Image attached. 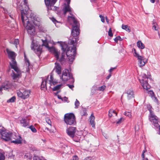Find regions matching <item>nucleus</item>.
<instances>
[{"label": "nucleus", "instance_id": "nucleus-39", "mask_svg": "<svg viewBox=\"0 0 160 160\" xmlns=\"http://www.w3.org/2000/svg\"><path fill=\"white\" fill-rule=\"evenodd\" d=\"M124 114L129 118H131L132 116L131 113L130 112H125L124 113Z\"/></svg>", "mask_w": 160, "mask_h": 160}, {"label": "nucleus", "instance_id": "nucleus-50", "mask_svg": "<svg viewBox=\"0 0 160 160\" xmlns=\"http://www.w3.org/2000/svg\"><path fill=\"white\" fill-rule=\"evenodd\" d=\"M46 122L49 125L51 126V122L50 119L46 120Z\"/></svg>", "mask_w": 160, "mask_h": 160}, {"label": "nucleus", "instance_id": "nucleus-32", "mask_svg": "<svg viewBox=\"0 0 160 160\" xmlns=\"http://www.w3.org/2000/svg\"><path fill=\"white\" fill-rule=\"evenodd\" d=\"M115 114L116 116H117V113L115 112V110L111 109L109 111L108 116L109 117H111L113 115L112 114Z\"/></svg>", "mask_w": 160, "mask_h": 160}, {"label": "nucleus", "instance_id": "nucleus-7", "mask_svg": "<svg viewBox=\"0 0 160 160\" xmlns=\"http://www.w3.org/2000/svg\"><path fill=\"white\" fill-rule=\"evenodd\" d=\"M139 81L141 83L142 86L144 89L148 90L150 88V86L148 83V78L145 74L142 75V78L139 79Z\"/></svg>", "mask_w": 160, "mask_h": 160}, {"label": "nucleus", "instance_id": "nucleus-58", "mask_svg": "<svg viewBox=\"0 0 160 160\" xmlns=\"http://www.w3.org/2000/svg\"><path fill=\"white\" fill-rule=\"evenodd\" d=\"M58 98L59 99H61L62 100V98L61 97V96L59 95H58Z\"/></svg>", "mask_w": 160, "mask_h": 160}, {"label": "nucleus", "instance_id": "nucleus-17", "mask_svg": "<svg viewBox=\"0 0 160 160\" xmlns=\"http://www.w3.org/2000/svg\"><path fill=\"white\" fill-rule=\"evenodd\" d=\"M22 126L26 127L29 126V120L27 118H22L20 121Z\"/></svg>", "mask_w": 160, "mask_h": 160}, {"label": "nucleus", "instance_id": "nucleus-20", "mask_svg": "<svg viewBox=\"0 0 160 160\" xmlns=\"http://www.w3.org/2000/svg\"><path fill=\"white\" fill-rule=\"evenodd\" d=\"M22 1L23 2V5L22 4L21 6V8L19 6L18 8H20H20H23L22 9L24 10V12H25V10H26V13H27V11L28 9V7L27 5V0H22Z\"/></svg>", "mask_w": 160, "mask_h": 160}, {"label": "nucleus", "instance_id": "nucleus-59", "mask_svg": "<svg viewBox=\"0 0 160 160\" xmlns=\"http://www.w3.org/2000/svg\"><path fill=\"white\" fill-rule=\"evenodd\" d=\"M22 4V5H23V3L22 4V3H21L20 5H18V9H19L21 11V10H20V8H18V7H19H19H21V5Z\"/></svg>", "mask_w": 160, "mask_h": 160}, {"label": "nucleus", "instance_id": "nucleus-63", "mask_svg": "<svg viewBox=\"0 0 160 160\" xmlns=\"http://www.w3.org/2000/svg\"><path fill=\"white\" fill-rule=\"evenodd\" d=\"M31 158H32V157H31L30 155H29V158L30 159H31Z\"/></svg>", "mask_w": 160, "mask_h": 160}, {"label": "nucleus", "instance_id": "nucleus-4", "mask_svg": "<svg viewBox=\"0 0 160 160\" xmlns=\"http://www.w3.org/2000/svg\"><path fill=\"white\" fill-rule=\"evenodd\" d=\"M68 20L69 23L72 22V28L71 32L72 35L73 37H76L80 33L79 24L75 18L72 16H68Z\"/></svg>", "mask_w": 160, "mask_h": 160}, {"label": "nucleus", "instance_id": "nucleus-21", "mask_svg": "<svg viewBox=\"0 0 160 160\" xmlns=\"http://www.w3.org/2000/svg\"><path fill=\"white\" fill-rule=\"evenodd\" d=\"M56 66L54 68V70L59 75L61 73V67L59 64L56 62L55 63Z\"/></svg>", "mask_w": 160, "mask_h": 160}, {"label": "nucleus", "instance_id": "nucleus-14", "mask_svg": "<svg viewBox=\"0 0 160 160\" xmlns=\"http://www.w3.org/2000/svg\"><path fill=\"white\" fill-rule=\"evenodd\" d=\"M76 130V127H70L67 129L66 131V133L70 137L73 138L74 137Z\"/></svg>", "mask_w": 160, "mask_h": 160}, {"label": "nucleus", "instance_id": "nucleus-19", "mask_svg": "<svg viewBox=\"0 0 160 160\" xmlns=\"http://www.w3.org/2000/svg\"><path fill=\"white\" fill-rule=\"evenodd\" d=\"M24 57L25 60V65L26 66V71L28 72L29 70L30 62L28 59L27 58L25 53H24Z\"/></svg>", "mask_w": 160, "mask_h": 160}, {"label": "nucleus", "instance_id": "nucleus-53", "mask_svg": "<svg viewBox=\"0 0 160 160\" xmlns=\"http://www.w3.org/2000/svg\"><path fill=\"white\" fill-rule=\"evenodd\" d=\"M116 68L115 67L111 68L109 70V72H111Z\"/></svg>", "mask_w": 160, "mask_h": 160}, {"label": "nucleus", "instance_id": "nucleus-45", "mask_svg": "<svg viewBox=\"0 0 160 160\" xmlns=\"http://www.w3.org/2000/svg\"><path fill=\"white\" fill-rule=\"evenodd\" d=\"M84 160H94V158L90 157H88L86 158Z\"/></svg>", "mask_w": 160, "mask_h": 160}, {"label": "nucleus", "instance_id": "nucleus-48", "mask_svg": "<svg viewBox=\"0 0 160 160\" xmlns=\"http://www.w3.org/2000/svg\"><path fill=\"white\" fill-rule=\"evenodd\" d=\"M51 19L53 22L55 24H56V22H58L54 18H52Z\"/></svg>", "mask_w": 160, "mask_h": 160}, {"label": "nucleus", "instance_id": "nucleus-49", "mask_svg": "<svg viewBox=\"0 0 160 160\" xmlns=\"http://www.w3.org/2000/svg\"><path fill=\"white\" fill-rule=\"evenodd\" d=\"M5 129L2 126H0V134H1V132L3 131Z\"/></svg>", "mask_w": 160, "mask_h": 160}, {"label": "nucleus", "instance_id": "nucleus-56", "mask_svg": "<svg viewBox=\"0 0 160 160\" xmlns=\"http://www.w3.org/2000/svg\"><path fill=\"white\" fill-rule=\"evenodd\" d=\"M68 100V98H66V97H65L63 99H62V101H64L65 102H67Z\"/></svg>", "mask_w": 160, "mask_h": 160}, {"label": "nucleus", "instance_id": "nucleus-10", "mask_svg": "<svg viewBox=\"0 0 160 160\" xmlns=\"http://www.w3.org/2000/svg\"><path fill=\"white\" fill-rule=\"evenodd\" d=\"M30 93V90H26L24 91L19 90H17V93L18 96L23 99H25L28 98Z\"/></svg>", "mask_w": 160, "mask_h": 160}, {"label": "nucleus", "instance_id": "nucleus-35", "mask_svg": "<svg viewBox=\"0 0 160 160\" xmlns=\"http://www.w3.org/2000/svg\"><path fill=\"white\" fill-rule=\"evenodd\" d=\"M15 99H16L15 97L13 96V97H12V98H11L10 99H9V100H8L7 101V102H13L15 101Z\"/></svg>", "mask_w": 160, "mask_h": 160}, {"label": "nucleus", "instance_id": "nucleus-40", "mask_svg": "<svg viewBox=\"0 0 160 160\" xmlns=\"http://www.w3.org/2000/svg\"><path fill=\"white\" fill-rule=\"evenodd\" d=\"M108 35L111 37H112L113 36V34L112 32V30L111 28H110L109 29L108 31Z\"/></svg>", "mask_w": 160, "mask_h": 160}, {"label": "nucleus", "instance_id": "nucleus-61", "mask_svg": "<svg viewBox=\"0 0 160 160\" xmlns=\"http://www.w3.org/2000/svg\"><path fill=\"white\" fill-rule=\"evenodd\" d=\"M142 157L143 158H144V154L143 153H142Z\"/></svg>", "mask_w": 160, "mask_h": 160}, {"label": "nucleus", "instance_id": "nucleus-55", "mask_svg": "<svg viewBox=\"0 0 160 160\" xmlns=\"http://www.w3.org/2000/svg\"><path fill=\"white\" fill-rule=\"evenodd\" d=\"M139 129L138 126H136L135 127V131H138Z\"/></svg>", "mask_w": 160, "mask_h": 160}, {"label": "nucleus", "instance_id": "nucleus-15", "mask_svg": "<svg viewBox=\"0 0 160 160\" xmlns=\"http://www.w3.org/2000/svg\"><path fill=\"white\" fill-rule=\"evenodd\" d=\"M31 48L34 52L37 54H39L41 53L42 49L40 47H38V45L35 42V41H33L32 42Z\"/></svg>", "mask_w": 160, "mask_h": 160}, {"label": "nucleus", "instance_id": "nucleus-47", "mask_svg": "<svg viewBox=\"0 0 160 160\" xmlns=\"http://www.w3.org/2000/svg\"><path fill=\"white\" fill-rule=\"evenodd\" d=\"M99 17L101 19V20L102 22H105L104 17L103 16H102V15H100Z\"/></svg>", "mask_w": 160, "mask_h": 160}, {"label": "nucleus", "instance_id": "nucleus-24", "mask_svg": "<svg viewBox=\"0 0 160 160\" xmlns=\"http://www.w3.org/2000/svg\"><path fill=\"white\" fill-rule=\"evenodd\" d=\"M49 83L50 85H52V84L55 85L58 83V81L54 79L53 75L52 74L50 75V79L49 80Z\"/></svg>", "mask_w": 160, "mask_h": 160}, {"label": "nucleus", "instance_id": "nucleus-64", "mask_svg": "<svg viewBox=\"0 0 160 160\" xmlns=\"http://www.w3.org/2000/svg\"><path fill=\"white\" fill-rule=\"evenodd\" d=\"M159 133L160 134V126H159Z\"/></svg>", "mask_w": 160, "mask_h": 160}, {"label": "nucleus", "instance_id": "nucleus-38", "mask_svg": "<svg viewBox=\"0 0 160 160\" xmlns=\"http://www.w3.org/2000/svg\"><path fill=\"white\" fill-rule=\"evenodd\" d=\"M80 103L79 101L76 99L75 102V108H77L79 106Z\"/></svg>", "mask_w": 160, "mask_h": 160}, {"label": "nucleus", "instance_id": "nucleus-25", "mask_svg": "<svg viewBox=\"0 0 160 160\" xmlns=\"http://www.w3.org/2000/svg\"><path fill=\"white\" fill-rule=\"evenodd\" d=\"M42 40V46H45L46 48H48L49 49H52V50L53 51V53L54 54V50L53 49V48H54L55 49V48H49V46H48V43L47 41V40L46 39L45 40Z\"/></svg>", "mask_w": 160, "mask_h": 160}, {"label": "nucleus", "instance_id": "nucleus-13", "mask_svg": "<svg viewBox=\"0 0 160 160\" xmlns=\"http://www.w3.org/2000/svg\"><path fill=\"white\" fill-rule=\"evenodd\" d=\"M29 22H31V23L32 22L34 24L37 26H39L40 25V19L39 18L34 16H31L28 18Z\"/></svg>", "mask_w": 160, "mask_h": 160}, {"label": "nucleus", "instance_id": "nucleus-28", "mask_svg": "<svg viewBox=\"0 0 160 160\" xmlns=\"http://www.w3.org/2000/svg\"><path fill=\"white\" fill-rule=\"evenodd\" d=\"M137 46L141 49H144L145 48L144 45L143 44L142 42L140 41H138L137 42Z\"/></svg>", "mask_w": 160, "mask_h": 160}, {"label": "nucleus", "instance_id": "nucleus-5", "mask_svg": "<svg viewBox=\"0 0 160 160\" xmlns=\"http://www.w3.org/2000/svg\"><path fill=\"white\" fill-rule=\"evenodd\" d=\"M64 121L67 125H75L76 123L75 116L72 113L65 114L64 116Z\"/></svg>", "mask_w": 160, "mask_h": 160}, {"label": "nucleus", "instance_id": "nucleus-42", "mask_svg": "<svg viewBox=\"0 0 160 160\" xmlns=\"http://www.w3.org/2000/svg\"><path fill=\"white\" fill-rule=\"evenodd\" d=\"M124 120V119L122 118H121L120 119L118 120V121L116 122V124H119Z\"/></svg>", "mask_w": 160, "mask_h": 160}, {"label": "nucleus", "instance_id": "nucleus-46", "mask_svg": "<svg viewBox=\"0 0 160 160\" xmlns=\"http://www.w3.org/2000/svg\"><path fill=\"white\" fill-rule=\"evenodd\" d=\"M132 52H134V53L135 54L134 56L136 57H137V55H139L137 52H136V50L135 49L133 48L132 50Z\"/></svg>", "mask_w": 160, "mask_h": 160}, {"label": "nucleus", "instance_id": "nucleus-3", "mask_svg": "<svg viewBox=\"0 0 160 160\" xmlns=\"http://www.w3.org/2000/svg\"><path fill=\"white\" fill-rule=\"evenodd\" d=\"M22 8H20L21 11V19L22 23L28 33L31 35H34L35 33V27L31 23L28 17L26 14V10L24 12Z\"/></svg>", "mask_w": 160, "mask_h": 160}, {"label": "nucleus", "instance_id": "nucleus-62", "mask_svg": "<svg viewBox=\"0 0 160 160\" xmlns=\"http://www.w3.org/2000/svg\"><path fill=\"white\" fill-rule=\"evenodd\" d=\"M45 130H48V131H50L51 132H52L51 131V130H50L49 129V128H47V127H46L45 128Z\"/></svg>", "mask_w": 160, "mask_h": 160}, {"label": "nucleus", "instance_id": "nucleus-31", "mask_svg": "<svg viewBox=\"0 0 160 160\" xmlns=\"http://www.w3.org/2000/svg\"><path fill=\"white\" fill-rule=\"evenodd\" d=\"M78 38H72V39L71 40L70 43L71 44L73 45L74 46L75 44L78 41Z\"/></svg>", "mask_w": 160, "mask_h": 160}, {"label": "nucleus", "instance_id": "nucleus-29", "mask_svg": "<svg viewBox=\"0 0 160 160\" xmlns=\"http://www.w3.org/2000/svg\"><path fill=\"white\" fill-rule=\"evenodd\" d=\"M18 136H20L19 134H13L12 133V135L11 137L10 140V141H11V142L12 141V140H14L17 138H18Z\"/></svg>", "mask_w": 160, "mask_h": 160}, {"label": "nucleus", "instance_id": "nucleus-54", "mask_svg": "<svg viewBox=\"0 0 160 160\" xmlns=\"http://www.w3.org/2000/svg\"><path fill=\"white\" fill-rule=\"evenodd\" d=\"M68 85V86L71 89L73 88L74 87L73 85Z\"/></svg>", "mask_w": 160, "mask_h": 160}, {"label": "nucleus", "instance_id": "nucleus-1", "mask_svg": "<svg viewBox=\"0 0 160 160\" xmlns=\"http://www.w3.org/2000/svg\"><path fill=\"white\" fill-rule=\"evenodd\" d=\"M61 49L62 51L61 58L59 57V53L58 51L54 48L53 49L54 51V56L57 60L61 62L62 64H65L66 63L65 56V52L68 57L70 63L72 62L74 59V58L76 53V48L74 46L69 47H68V45L65 43H62L61 44Z\"/></svg>", "mask_w": 160, "mask_h": 160}, {"label": "nucleus", "instance_id": "nucleus-33", "mask_svg": "<svg viewBox=\"0 0 160 160\" xmlns=\"http://www.w3.org/2000/svg\"><path fill=\"white\" fill-rule=\"evenodd\" d=\"M62 86V84H60V85H57L53 88L52 89L53 90V91H55L58 90H59L60 88H61Z\"/></svg>", "mask_w": 160, "mask_h": 160}, {"label": "nucleus", "instance_id": "nucleus-8", "mask_svg": "<svg viewBox=\"0 0 160 160\" xmlns=\"http://www.w3.org/2000/svg\"><path fill=\"white\" fill-rule=\"evenodd\" d=\"M149 110L150 115L149 117L150 121L156 127H159V124H158V118L154 114L152 111L150 109H149Z\"/></svg>", "mask_w": 160, "mask_h": 160}, {"label": "nucleus", "instance_id": "nucleus-27", "mask_svg": "<svg viewBox=\"0 0 160 160\" xmlns=\"http://www.w3.org/2000/svg\"><path fill=\"white\" fill-rule=\"evenodd\" d=\"M94 119L95 117L92 114L90 118V122L92 127H94L95 126Z\"/></svg>", "mask_w": 160, "mask_h": 160}, {"label": "nucleus", "instance_id": "nucleus-37", "mask_svg": "<svg viewBox=\"0 0 160 160\" xmlns=\"http://www.w3.org/2000/svg\"><path fill=\"white\" fill-rule=\"evenodd\" d=\"M122 39L120 36L117 37L114 39V40L116 42H118V40L120 41H122Z\"/></svg>", "mask_w": 160, "mask_h": 160}, {"label": "nucleus", "instance_id": "nucleus-41", "mask_svg": "<svg viewBox=\"0 0 160 160\" xmlns=\"http://www.w3.org/2000/svg\"><path fill=\"white\" fill-rule=\"evenodd\" d=\"M5 158L4 155L0 152V160H4Z\"/></svg>", "mask_w": 160, "mask_h": 160}, {"label": "nucleus", "instance_id": "nucleus-34", "mask_svg": "<svg viewBox=\"0 0 160 160\" xmlns=\"http://www.w3.org/2000/svg\"><path fill=\"white\" fill-rule=\"evenodd\" d=\"M29 128L31 129L32 131L34 133L36 132H37V130L32 125L31 126L29 127Z\"/></svg>", "mask_w": 160, "mask_h": 160}, {"label": "nucleus", "instance_id": "nucleus-36", "mask_svg": "<svg viewBox=\"0 0 160 160\" xmlns=\"http://www.w3.org/2000/svg\"><path fill=\"white\" fill-rule=\"evenodd\" d=\"M106 86L105 85H103L98 88V90L100 91H103L106 88Z\"/></svg>", "mask_w": 160, "mask_h": 160}, {"label": "nucleus", "instance_id": "nucleus-51", "mask_svg": "<svg viewBox=\"0 0 160 160\" xmlns=\"http://www.w3.org/2000/svg\"><path fill=\"white\" fill-rule=\"evenodd\" d=\"M153 28L155 30H157L158 29V28L157 26V25H154L153 26Z\"/></svg>", "mask_w": 160, "mask_h": 160}, {"label": "nucleus", "instance_id": "nucleus-30", "mask_svg": "<svg viewBox=\"0 0 160 160\" xmlns=\"http://www.w3.org/2000/svg\"><path fill=\"white\" fill-rule=\"evenodd\" d=\"M122 29L125 30L126 31L128 32H130L131 31L130 27L127 25H125L123 24H122Z\"/></svg>", "mask_w": 160, "mask_h": 160}, {"label": "nucleus", "instance_id": "nucleus-60", "mask_svg": "<svg viewBox=\"0 0 160 160\" xmlns=\"http://www.w3.org/2000/svg\"><path fill=\"white\" fill-rule=\"evenodd\" d=\"M150 1L152 3H154L155 2V0H150Z\"/></svg>", "mask_w": 160, "mask_h": 160}, {"label": "nucleus", "instance_id": "nucleus-12", "mask_svg": "<svg viewBox=\"0 0 160 160\" xmlns=\"http://www.w3.org/2000/svg\"><path fill=\"white\" fill-rule=\"evenodd\" d=\"M67 3H64L62 11L64 15H65L67 12H69L70 14L71 15V8H70L69 4L70 2V0H65Z\"/></svg>", "mask_w": 160, "mask_h": 160}, {"label": "nucleus", "instance_id": "nucleus-2", "mask_svg": "<svg viewBox=\"0 0 160 160\" xmlns=\"http://www.w3.org/2000/svg\"><path fill=\"white\" fill-rule=\"evenodd\" d=\"M8 57L12 59L11 62L10 64L11 68L14 70H12V73L11 74L12 77L14 82H18V80L21 77V72L17 66V62L15 60L16 54L15 53L8 49L7 50Z\"/></svg>", "mask_w": 160, "mask_h": 160}, {"label": "nucleus", "instance_id": "nucleus-43", "mask_svg": "<svg viewBox=\"0 0 160 160\" xmlns=\"http://www.w3.org/2000/svg\"><path fill=\"white\" fill-rule=\"evenodd\" d=\"M19 43V40L18 39H15L14 40V44L15 45V46L16 48H17V45Z\"/></svg>", "mask_w": 160, "mask_h": 160}, {"label": "nucleus", "instance_id": "nucleus-18", "mask_svg": "<svg viewBox=\"0 0 160 160\" xmlns=\"http://www.w3.org/2000/svg\"><path fill=\"white\" fill-rule=\"evenodd\" d=\"M137 58L138 60V64L140 67H141L144 66L146 62L144 61V57L140 55H137Z\"/></svg>", "mask_w": 160, "mask_h": 160}, {"label": "nucleus", "instance_id": "nucleus-26", "mask_svg": "<svg viewBox=\"0 0 160 160\" xmlns=\"http://www.w3.org/2000/svg\"><path fill=\"white\" fill-rule=\"evenodd\" d=\"M48 78L49 76H48L46 80L45 79L42 81L41 85V88L42 90H44V88L47 87V83L48 79Z\"/></svg>", "mask_w": 160, "mask_h": 160}, {"label": "nucleus", "instance_id": "nucleus-57", "mask_svg": "<svg viewBox=\"0 0 160 160\" xmlns=\"http://www.w3.org/2000/svg\"><path fill=\"white\" fill-rule=\"evenodd\" d=\"M111 74H109L108 76L106 77V79H108L110 77H111Z\"/></svg>", "mask_w": 160, "mask_h": 160}, {"label": "nucleus", "instance_id": "nucleus-23", "mask_svg": "<svg viewBox=\"0 0 160 160\" xmlns=\"http://www.w3.org/2000/svg\"><path fill=\"white\" fill-rule=\"evenodd\" d=\"M128 99H130L133 98V92L131 89L128 90L126 92Z\"/></svg>", "mask_w": 160, "mask_h": 160}, {"label": "nucleus", "instance_id": "nucleus-9", "mask_svg": "<svg viewBox=\"0 0 160 160\" xmlns=\"http://www.w3.org/2000/svg\"><path fill=\"white\" fill-rule=\"evenodd\" d=\"M57 0H44L45 3L47 7V10H56L57 7L53 6Z\"/></svg>", "mask_w": 160, "mask_h": 160}, {"label": "nucleus", "instance_id": "nucleus-6", "mask_svg": "<svg viewBox=\"0 0 160 160\" xmlns=\"http://www.w3.org/2000/svg\"><path fill=\"white\" fill-rule=\"evenodd\" d=\"M60 78L63 81H66L70 79H72L73 80L72 74L67 69H65L63 71Z\"/></svg>", "mask_w": 160, "mask_h": 160}, {"label": "nucleus", "instance_id": "nucleus-22", "mask_svg": "<svg viewBox=\"0 0 160 160\" xmlns=\"http://www.w3.org/2000/svg\"><path fill=\"white\" fill-rule=\"evenodd\" d=\"M22 138L20 136H18V138L16 139L13 140L11 141V142L14 143L16 144H21L22 143Z\"/></svg>", "mask_w": 160, "mask_h": 160}, {"label": "nucleus", "instance_id": "nucleus-11", "mask_svg": "<svg viewBox=\"0 0 160 160\" xmlns=\"http://www.w3.org/2000/svg\"><path fill=\"white\" fill-rule=\"evenodd\" d=\"M12 132L8 130H4L1 132V135L2 138L5 141H10L12 135Z\"/></svg>", "mask_w": 160, "mask_h": 160}, {"label": "nucleus", "instance_id": "nucleus-52", "mask_svg": "<svg viewBox=\"0 0 160 160\" xmlns=\"http://www.w3.org/2000/svg\"><path fill=\"white\" fill-rule=\"evenodd\" d=\"M78 158L77 156H74L73 157L72 160H78Z\"/></svg>", "mask_w": 160, "mask_h": 160}, {"label": "nucleus", "instance_id": "nucleus-16", "mask_svg": "<svg viewBox=\"0 0 160 160\" xmlns=\"http://www.w3.org/2000/svg\"><path fill=\"white\" fill-rule=\"evenodd\" d=\"M11 87L10 83L8 81H6L3 83L0 87V92L3 89L4 90H8Z\"/></svg>", "mask_w": 160, "mask_h": 160}, {"label": "nucleus", "instance_id": "nucleus-44", "mask_svg": "<svg viewBox=\"0 0 160 160\" xmlns=\"http://www.w3.org/2000/svg\"><path fill=\"white\" fill-rule=\"evenodd\" d=\"M33 160H42V159L38 156H34L33 157Z\"/></svg>", "mask_w": 160, "mask_h": 160}]
</instances>
